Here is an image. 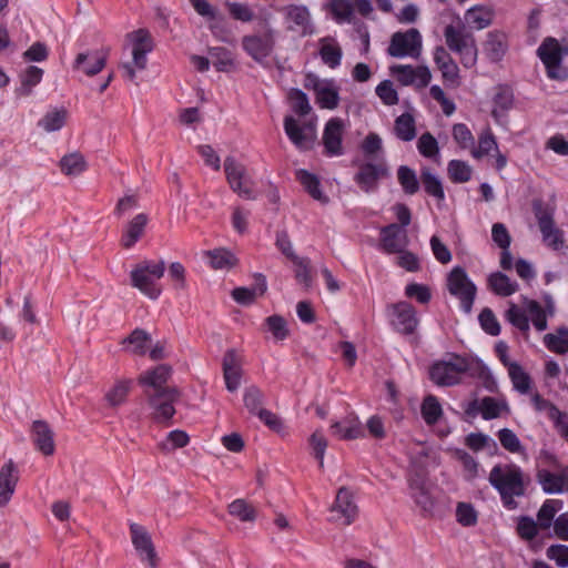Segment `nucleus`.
<instances>
[{
	"instance_id": "f257e3e1",
	"label": "nucleus",
	"mask_w": 568,
	"mask_h": 568,
	"mask_svg": "<svg viewBox=\"0 0 568 568\" xmlns=\"http://www.w3.org/2000/svg\"><path fill=\"white\" fill-rule=\"evenodd\" d=\"M155 42L151 32L140 28L125 36L124 48L130 51V59L119 63L122 77L134 84L138 72L144 71L148 67V54L154 50Z\"/></svg>"
},
{
	"instance_id": "f03ea898",
	"label": "nucleus",
	"mask_w": 568,
	"mask_h": 568,
	"mask_svg": "<svg viewBox=\"0 0 568 568\" xmlns=\"http://www.w3.org/2000/svg\"><path fill=\"white\" fill-rule=\"evenodd\" d=\"M489 483L499 491L504 505L513 509L517 506L515 497L525 494V478L515 465H496L489 474Z\"/></svg>"
},
{
	"instance_id": "7ed1b4c3",
	"label": "nucleus",
	"mask_w": 568,
	"mask_h": 568,
	"mask_svg": "<svg viewBox=\"0 0 568 568\" xmlns=\"http://www.w3.org/2000/svg\"><path fill=\"white\" fill-rule=\"evenodd\" d=\"M165 272V262L163 260H142L136 263L130 272L132 287L150 300H156L162 294V287L159 281Z\"/></svg>"
},
{
	"instance_id": "20e7f679",
	"label": "nucleus",
	"mask_w": 568,
	"mask_h": 568,
	"mask_svg": "<svg viewBox=\"0 0 568 568\" xmlns=\"http://www.w3.org/2000/svg\"><path fill=\"white\" fill-rule=\"evenodd\" d=\"M146 403L151 409L150 417L158 424L169 426L175 415V404L181 398L176 387L158 392H144Z\"/></svg>"
},
{
	"instance_id": "39448f33",
	"label": "nucleus",
	"mask_w": 568,
	"mask_h": 568,
	"mask_svg": "<svg viewBox=\"0 0 568 568\" xmlns=\"http://www.w3.org/2000/svg\"><path fill=\"white\" fill-rule=\"evenodd\" d=\"M444 37L447 47L460 55V62L465 68H473L476 64L478 49L471 32L448 24L445 28Z\"/></svg>"
},
{
	"instance_id": "423d86ee",
	"label": "nucleus",
	"mask_w": 568,
	"mask_h": 568,
	"mask_svg": "<svg viewBox=\"0 0 568 568\" xmlns=\"http://www.w3.org/2000/svg\"><path fill=\"white\" fill-rule=\"evenodd\" d=\"M241 42L243 50L256 63L266 67L276 44V31L270 24H265L261 32L246 34Z\"/></svg>"
},
{
	"instance_id": "0eeeda50",
	"label": "nucleus",
	"mask_w": 568,
	"mask_h": 568,
	"mask_svg": "<svg viewBox=\"0 0 568 568\" xmlns=\"http://www.w3.org/2000/svg\"><path fill=\"white\" fill-rule=\"evenodd\" d=\"M468 369L469 363L466 358L450 355L448 359L433 364L429 377L437 386L449 387L459 384Z\"/></svg>"
},
{
	"instance_id": "6e6552de",
	"label": "nucleus",
	"mask_w": 568,
	"mask_h": 568,
	"mask_svg": "<svg viewBox=\"0 0 568 568\" xmlns=\"http://www.w3.org/2000/svg\"><path fill=\"white\" fill-rule=\"evenodd\" d=\"M537 53L550 79L564 80L568 77L567 70L561 65L562 57L568 53V50L564 49L556 39L546 38Z\"/></svg>"
},
{
	"instance_id": "1a4fd4ad",
	"label": "nucleus",
	"mask_w": 568,
	"mask_h": 568,
	"mask_svg": "<svg viewBox=\"0 0 568 568\" xmlns=\"http://www.w3.org/2000/svg\"><path fill=\"white\" fill-rule=\"evenodd\" d=\"M447 288L449 293L460 301L462 308L469 313L471 311L476 286L468 278L466 271L460 267H454L447 275Z\"/></svg>"
},
{
	"instance_id": "9d476101",
	"label": "nucleus",
	"mask_w": 568,
	"mask_h": 568,
	"mask_svg": "<svg viewBox=\"0 0 568 568\" xmlns=\"http://www.w3.org/2000/svg\"><path fill=\"white\" fill-rule=\"evenodd\" d=\"M534 212L544 243L556 251L562 248L564 233L555 225L554 210L545 206L540 201H536L534 202Z\"/></svg>"
},
{
	"instance_id": "9b49d317",
	"label": "nucleus",
	"mask_w": 568,
	"mask_h": 568,
	"mask_svg": "<svg viewBox=\"0 0 568 568\" xmlns=\"http://www.w3.org/2000/svg\"><path fill=\"white\" fill-rule=\"evenodd\" d=\"M329 521L341 526L352 525L358 516V506L353 491L346 487H341L329 507Z\"/></svg>"
},
{
	"instance_id": "f8f14e48",
	"label": "nucleus",
	"mask_w": 568,
	"mask_h": 568,
	"mask_svg": "<svg viewBox=\"0 0 568 568\" xmlns=\"http://www.w3.org/2000/svg\"><path fill=\"white\" fill-rule=\"evenodd\" d=\"M283 14L285 28L287 31L307 37L314 33V23L311 12L303 4H287L280 9Z\"/></svg>"
},
{
	"instance_id": "ddd939ff",
	"label": "nucleus",
	"mask_w": 568,
	"mask_h": 568,
	"mask_svg": "<svg viewBox=\"0 0 568 568\" xmlns=\"http://www.w3.org/2000/svg\"><path fill=\"white\" fill-rule=\"evenodd\" d=\"M387 52L395 58L406 55L418 58L422 52V36L419 31L412 28L405 32H395L390 38Z\"/></svg>"
},
{
	"instance_id": "4468645a",
	"label": "nucleus",
	"mask_w": 568,
	"mask_h": 568,
	"mask_svg": "<svg viewBox=\"0 0 568 568\" xmlns=\"http://www.w3.org/2000/svg\"><path fill=\"white\" fill-rule=\"evenodd\" d=\"M131 542L136 550L140 559L148 562L151 568H156L159 557L156 555L155 546L152 541L149 530L136 523L130 525Z\"/></svg>"
},
{
	"instance_id": "2eb2a0df",
	"label": "nucleus",
	"mask_w": 568,
	"mask_h": 568,
	"mask_svg": "<svg viewBox=\"0 0 568 568\" xmlns=\"http://www.w3.org/2000/svg\"><path fill=\"white\" fill-rule=\"evenodd\" d=\"M224 171L226 180L234 192L247 200L254 199L252 181L244 165L239 163L234 158L229 156L224 161Z\"/></svg>"
},
{
	"instance_id": "dca6fc26",
	"label": "nucleus",
	"mask_w": 568,
	"mask_h": 568,
	"mask_svg": "<svg viewBox=\"0 0 568 568\" xmlns=\"http://www.w3.org/2000/svg\"><path fill=\"white\" fill-rule=\"evenodd\" d=\"M108 52L103 50H85L79 52L73 62L72 70L88 78L99 74L106 65Z\"/></svg>"
},
{
	"instance_id": "f3484780",
	"label": "nucleus",
	"mask_w": 568,
	"mask_h": 568,
	"mask_svg": "<svg viewBox=\"0 0 568 568\" xmlns=\"http://www.w3.org/2000/svg\"><path fill=\"white\" fill-rule=\"evenodd\" d=\"M389 70L397 81L405 87L413 85L416 89H424L432 80V73L426 65L396 64L392 65Z\"/></svg>"
},
{
	"instance_id": "a211bd4d",
	"label": "nucleus",
	"mask_w": 568,
	"mask_h": 568,
	"mask_svg": "<svg viewBox=\"0 0 568 568\" xmlns=\"http://www.w3.org/2000/svg\"><path fill=\"white\" fill-rule=\"evenodd\" d=\"M284 130L291 142L300 150H310L315 141V125L312 122L301 125L296 119L286 115Z\"/></svg>"
},
{
	"instance_id": "6ab92c4d",
	"label": "nucleus",
	"mask_w": 568,
	"mask_h": 568,
	"mask_svg": "<svg viewBox=\"0 0 568 568\" xmlns=\"http://www.w3.org/2000/svg\"><path fill=\"white\" fill-rule=\"evenodd\" d=\"M392 324L402 334H413L418 325L415 308L407 302L389 306Z\"/></svg>"
},
{
	"instance_id": "aec40b11",
	"label": "nucleus",
	"mask_w": 568,
	"mask_h": 568,
	"mask_svg": "<svg viewBox=\"0 0 568 568\" xmlns=\"http://www.w3.org/2000/svg\"><path fill=\"white\" fill-rule=\"evenodd\" d=\"M242 357L233 348L224 353L222 359L223 378L226 389L231 393L236 392L241 386L243 376Z\"/></svg>"
},
{
	"instance_id": "412c9836",
	"label": "nucleus",
	"mask_w": 568,
	"mask_h": 568,
	"mask_svg": "<svg viewBox=\"0 0 568 568\" xmlns=\"http://www.w3.org/2000/svg\"><path fill=\"white\" fill-rule=\"evenodd\" d=\"M150 217L146 213H138L122 227L120 244L124 250L132 248L146 233Z\"/></svg>"
},
{
	"instance_id": "4be33fe9",
	"label": "nucleus",
	"mask_w": 568,
	"mask_h": 568,
	"mask_svg": "<svg viewBox=\"0 0 568 568\" xmlns=\"http://www.w3.org/2000/svg\"><path fill=\"white\" fill-rule=\"evenodd\" d=\"M172 375V366L160 364L153 368L146 369L138 377V383L144 387V392H158L170 389L173 386H166Z\"/></svg>"
},
{
	"instance_id": "5701e85b",
	"label": "nucleus",
	"mask_w": 568,
	"mask_h": 568,
	"mask_svg": "<svg viewBox=\"0 0 568 568\" xmlns=\"http://www.w3.org/2000/svg\"><path fill=\"white\" fill-rule=\"evenodd\" d=\"M22 58V63L26 64V67L20 70V82L16 89L18 98L29 97L36 87V65L30 64L36 61V43L30 45Z\"/></svg>"
},
{
	"instance_id": "b1692460",
	"label": "nucleus",
	"mask_w": 568,
	"mask_h": 568,
	"mask_svg": "<svg viewBox=\"0 0 568 568\" xmlns=\"http://www.w3.org/2000/svg\"><path fill=\"white\" fill-rule=\"evenodd\" d=\"M344 122L339 118H332L325 125L323 132V144L325 153L329 156H338L343 154V134Z\"/></svg>"
},
{
	"instance_id": "393cba45",
	"label": "nucleus",
	"mask_w": 568,
	"mask_h": 568,
	"mask_svg": "<svg viewBox=\"0 0 568 568\" xmlns=\"http://www.w3.org/2000/svg\"><path fill=\"white\" fill-rule=\"evenodd\" d=\"M466 414L475 416L480 413L484 419H494L503 413H508L509 407L505 400H498L494 397L486 396L483 399H474L466 408Z\"/></svg>"
},
{
	"instance_id": "a878e982",
	"label": "nucleus",
	"mask_w": 568,
	"mask_h": 568,
	"mask_svg": "<svg viewBox=\"0 0 568 568\" xmlns=\"http://www.w3.org/2000/svg\"><path fill=\"white\" fill-rule=\"evenodd\" d=\"M531 403L537 412H545L555 423L559 434L568 442V414L560 412L554 404L542 398L538 393L531 396Z\"/></svg>"
},
{
	"instance_id": "bb28decb",
	"label": "nucleus",
	"mask_w": 568,
	"mask_h": 568,
	"mask_svg": "<svg viewBox=\"0 0 568 568\" xmlns=\"http://www.w3.org/2000/svg\"><path fill=\"white\" fill-rule=\"evenodd\" d=\"M58 168L62 175L75 179L88 171L89 163L85 155L80 150H73L60 158Z\"/></svg>"
},
{
	"instance_id": "cd10ccee",
	"label": "nucleus",
	"mask_w": 568,
	"mask_h": 568,
	"mask_svg": "<svg viewBox=\"0 0 568 568\" xmlns=\"http://www.w3.org/2000/svg\"><path fill=\"white\" fill-rule=\"evenodd\" d=\"M381 242L387 253L402 252L408 244L407 231L392 223L381 230Z\"/></svg>"
},
{
	"instance_id": "c85d7f7f",
	"label": "nucleus",
	"mask_w": 568,
	"mask_h": 568,
	"mask_svg": "<svg viewBox=\"0 0 568 568\" xmlns=\"http://www.w3.org/2000/svg\"><path fill=\"white\" fill-rule=\"evenodd\" d=\"M151 342L152 336L148 331L135 328L120 342V345L124 353L142 357L146 355Z\"/></svg>"
},
{
	"instance_id": "c756f323",
	"label": "nucleus",
	"mask_w": 568,
	"mask_h": 568,
	"mask_svg": "<svg viewBox=\"0 0 568 568\" xmlns=\"http://www.w3.org/2000/svg\"><path fill=\"white\" fill-rule=\"evenodd\" d=\"M524 306L528 318L539 332L547 329V317L555 313V304L551 297L546 298V306L542 307L537 301L524 298Z\"/></svg>"
},
{
	"instance_id": "7c9ffc66",
	"label": "nucleus",
	"mask_w": 568,
	"mask_h": 568,
	"mask_svg": "<svg viewBox=\"0 0 568 568\" xmlns=\"http://www.w3.org/2000/svg\"><path fill=\"white\" fill-rule=\"evenodd\" d=\"M70 119V111L65 106H52L47 110L38 122L45 133L61 131Z\"/></svg>"
},
{
	"instance_id": "2f4dec72",
	"label": "nucleus",
	"mask_w": 568,
	"mask_h": 568,
	"mask_svg": "<svg viewBox=\"0 0 568 568\" xmlns=\"http://www.w3.org/2000/svg\"><path fill=\"white\" fill-rule=\"evenodd\" d=\"M386 174V169L381 163L367 162L359 166L354 180L365 192L375 190L378 180Z\"/></svg>"
},
{
	"instance_id": "473e14b6",
	"label": "nucleus",
	"mask_w": 568,
	"mask_h": 568,
	"mask_svg": "<svg viewBox=\"0 0 568 568\" xmlns=\"http://www.w3.org/2000/svg\"><path fill=\"white\" fill-rule=\"evenodd\" d=\"M410 494L416 505L424 513H432L434 508V497L429 485L420 475H416L409 480Z\"/></svg>"
},
{
	"instance_id": "72a5a7b5",
	"label": "nucleus",
	"mask_w": 568,
	"mask_h": 568,
	"mask_svg": "<svg viewBox=\"0 0 568 568\" xmlns=\"http://www.w3.org/2000/svg\"><path fill=\"white\" fill-rule=\"evenodd\" d=\"M434 61L440 70L444 80L458 84V65L443 47H437L434 52Z\"/></svg>"
},
{
	"instance_id": "f704fd0d",
	"label": "nucleus",
	"mask_w": 568,
	"mask_h": 568,
	"mask_svg": "<svg viewBox=\"0 0 568 568\" xmlns=\"http://www.w3.org/2000/svg\"><path fill=\"white\" fill-rule=\"evenodd\" d=\"M537 478L542 489L548 494L561 493L568 488V473L552 474L546 469H541L537 474Z\"/></svg>"
},
{
	"instance_id": "c9c22d12",
	"label": "nucleus",
	"mask_w": 568,
	"mask_h": 568,
	"mask_svg": "<svg viewBox=\"0 0 568 568\" xmlns=\"http://www.w3.org/2000/svg\"><path fill=\"white\" fill-rule=\"evenodd\" d=\"M132 384V379L129 378L118 379L104 395V399L109 407L116 408L123 405L131 392Z\"/></svg>"
},
{
	"instance_id": "e433bc0d",
	"label": "nucleus",
	"mask_w": 568,
	"mask_h": 568,
	"mask_svg": "<svg viewBox=\"0 0 568 568\" xmlns=\"http://www.w3.org/2000/svg\"><path fill=\"white\" fill-rule=\"evenodd\" d=\"M12 460L0 468V505H6L14 491L17 476Z\"/></svg>"
},
{
	"instance_id": "4c0bfd02",
	"label": "nucleus",
	"mask_w": 568,
	"mask_h": 568,
	"mask_svg": "<svg viewBox=\"0 0 568 568\" xmlns=\"http://www.w3.org/2000/svg\"><path fill=\"white\" fill-rule=\"evenodd\" d=\"M493 18L494 9L487 6H475L465 13L466 22L477 30L489 27L493 22Z\"/></svg>"
},
{
	"instance_id": "58836bf2",
	"label": "nucleus",
	"mask_w": 568,
	"mask_h": 568,
	"mask_svg": "<svg viewBox=\"0 0 568 568\" xmlns=\"http://www.w3.org/2000/svg\"><path fill=\"white\" fill-rule=\"evenodd\" d=\"M266 282L263 276H260V282L253 287H236L232 291L234 301L242 305H251L258 296L266 292Z\"/></svg>"
},
{
	"instance_id": "ea45409f",
	"label": "nucleus",
	"mask_w": 568,
	"mask_h": 568,
	"mask_svg": "<svg viewBox=\"0 0 568 568\" xmlns=\"http://www.w3.org/2000/svg\"><path fill=\"white\" fill-rule=\"evenodd\" d=\"M296 179L314 200L323 204L328 202V197L320 189V180L316 175L301 169L296 171Z\"/></svg>"
},
{
	"instance_id": "a19ab883",
	"label": "nucleus",
	"mask_w": 568,
	"mask_h": 568,
	"mask_svg": "<svg viewBox=\"0 0 568 568\" xmlns=\"http://www.w3.org/2000/svg\"><path fill=\"white\" fill-rule=\"evenodd\" d=\"M321 50L320 54L325 64L329 68H336L341 63L342 49L336 43L334 38L325 37L320 40Z\"/></svg>"
},
{
	"instance_id": "79ce46f5",
	"label": "nucleus",
	"mask_w": 568,
	"mask_h": 568,
	"mask_svg": "<svg viewBox=\"0 0 568 568\" xmlns=\"http://www.w3.org/2000/svg\"><path fill=\"white\" fill-rule=\"evenodd\" d=\"M38 452L50 457L55 453L54 433L48 423L38 420Z\"/></svg>"
},
{
	"instance_id": "37998d69",
	"label": "nucleus",
	"mask_w": 568,
	"mask_h": 568,
	"mask_svg": "<svg viewBox=\"0 0 568 568\" xmlns=\"http://www.w3.org/2000/svg\"><path fill=\"white\" fill-rule=\"evenodd\" d=\"M205 254L214 270H231L239 263L237 257L226 248H215Z\"/></svg>"
},
{
	"instance_id": "c03bdc74",
	"label": "nucleus",
	"mask_w": 568,
	"mask_h": 568,
	"mask_svg": "<svg viewBox=\"0 0 568 568\" xmlns=\"http://www.w3.org/2000/svg\"><path fill=\"white\" fill-rule=\"evenodd\" d=\"M507 50L506 37L499 32H489L485 43V51L488 58L497 62L499 61Z\"/></svg>"
},
{
	"instance_id": "a18cd8bd",
	"label": "nucleus",
	"mask_w": 568,
	"mask_h": 568,
	"mask_svg": "<svg viewBox=\"0 0 568 568\" xmlns=\"http://www.w3.org/2000/svg\"><path fill=\"white\" fill-rule=\"evenodd\" d=\"M488 285L495 294L500 296H509L518 290L517 283L511 282L507 275L500 272L490 274Z\"/></svg>"
},
{
	"instance_id": "49530a36",
	"label": "nucleus",
	"mask_w": 568,
	"mask_h": 568,
	"mask_svg": "<svg viewBox=\"0 0 568 568\" xmlns=\"http://www.w3.org/2000/svg\"><path fill=\"white\" fill-rule=\"evenodd\" d=\"M229 514L242 523H253L256 519L255 507L245 499H235L227 506Z\"/></svg>"
},
{
	"instance_id": "de8ad7c7",
	"label": "nucleus",
	"mask_w": 568,
	"mask_h": 568,
	"mask_svg": "<svg viewBox=\"0 0 568 568\" xmlns=\"http://www.w3.org/2000/svg\"><path fill=\"white\" fill-rule=\"evenodd\" d=\"M189 443V435L184 430L175 429L170 432L166 438L158 444V448L164 454H170L178 448L185 447Z\"/></svg>"
},
{
	"instance_id": "09e8293b",
	"label": "nucleus",
	"mask_w": 568,
	"mask_h": 568,
	"mask_svg": "<svg viewBox=\"0 0 568 568\" xmlns=\"http://www.w3.org/2000/svg\"><path fill=\"white\" fill-rule=\"evenodd\" d=\"M395 134L403 141H412L416 136L415 120L412 114L403 113L395 120Z\"/></svg>"
},
{
	"instance_id": "8fccbe9b",
	"label": "nucleus",
	"mask_w": 568,
	"mask_h": 568,
	"mask_svg": "<svg viewBox=\"0 0 568 568\" xmlns=\"http://www.w3.org/2000/svg\"><path fill=\"white\" fill-rule=\"evenodd\" d=\"M506 320L523 333L529 331V318L526 308H521L513 302H509V307L505 312Z\"/></svg>"
},
{
	"instance_id": "3c124183",
	"label": "nucleus",
	"mask_w": 568,
	"mask_h": 568,
	"mask_svg": "<svg viewBox=\"0 0 568 568\" xmlns=\"http://www.w3.org/2000/svg\"><path fill=\"white\" fill-rule=\"evenodd\" d=\"M209 54L213 59V65L217 71L229 72L234 68V58L227 49L223 47L210 48Z\"/></svg>"
},
{
	"instance_id": "603ef678",
	"label": "nucleus",
	"mask_w": 568,
	"mask_h": 568,
	"mask_svg": "<svg viewBox=\"0 0 568 568\" xmlns=\"http://www.w3.org/2000/svg\"><path fill=\"white\" fill-rule=\"evenodd\" d=\"M420 180L427 194L436 197L438 201H444L445 193L438 176L432 173L429 169H423Z\"/></svg>"
},
{
	"instance_id": "864d4df0",
	"label": "nucleus",
	"mask_w": 568,
	"mask_h": 568,
	"mask_svg": "<svg viewBox=\"0 0 568 568\" xmlns=\"http://www.w3.org/2000/svg\"><path fill=\"white\" fill-rule=\"evenodd\" d=\"M316 102L323 109H335L338 105V91L332 81H327L325 85L315 94Z\"/></svg>"
},
{
	"instance_id": "5fc2aeb1",
	"label": "nucleus",
	"mask_w": 568,
	"mask_h": 568,
	"mask_svg": "<svg viewBox=\"0 0 568 568\" xmlns=\"http://www.w3.org/2000/svg\"><path fill=\"white\" fill-rule=\"evenodd\" d=\"M332 429L335 435L342 439H356L363 436V430L356 417L349 419L346 426L339 422L332 424Z\"/></svg>"
},
{
	"instance_id": "6e6d98bb",
	"label": "nucleus",
	"mask_w": 568,
	"mask_h": 568,
	"mask_svg": "<svg viewBox=\"0 0 568 568\" xmlns=\"http://www.w3.org/2000/svg\"><path fill=\"white\" fill-rule=\"evenodd\" d=\"M265 326L275 341H284L290 335L287 321L277 314L265 318Z\"/></svg>"
},
{
	"instance_id": "4d7b16f0",
	"label": "nucleus",
	"mask_w": 568,
	"mask_h": 568,
	"mask_svg": "<svg viewBox=\"0 0 568 568\" xmlns=\"http://www.w3.org/2000/svg\"><path fill=\"white\" fill-rule=\"evenodd\" d=\"M562 503L557 499H547L540 507L537 514L538 525L541 529H547L551 526V521L556 513L561 508Z\"/></svg>"
},
{
	"instance_id": "13d9d810",
	"label": "nucleus",
	"mask_w": 568,
	"mask_h": 568,
	"mask_svg": "<svg viewBox=\"0 0 568 568\" xmlns=\"http://www.w3.org/2000/svg\"><path fill=\"white\" fill-rule=\"evenodd\" d=\"M442 414L443 409L438 399L433 395L426 396L422 404V416L426 424H436L440 418Z\"/></svg>"
},
{
	"instance_id": "bf43d9fd",
	"label": "nucleus",
	"mask_w": 568,
	"mask_h": 568,
	"mask_svg": "<svg viewBox=\"0 0 568 568\" xmlns=\"http://www.w3.org/2000/svg\"><path fill=\"white\" fill-rule=\"evenodd\" d=\"M508 374L516 390L521 394L528 393L531 379L518 363L509 364Z\"/></svg>"
},
{
	"instance_id": "052dcab7",
	"label": "nucleus",
	"mask_w": 568,
	"mask_h": 568,
	"mask_svg": "<svg viewBox=\"0 0 568 568\" xmlns=\"http://www.w3.org/2000/svg\"><path fill=\"white\" fill-rule=\"evenodd\" d=\"M397 179L406 194H415L419 190V182L414 170L402 165L397 170Z\"/></svg>"
},
{
	"instance_id": "680f3d73",
	"label": "nucleus",
	"mask_w": 568,
	"mask_h": 568,
	"mask_svg": "<svg viewBox=\"0 0 568 568\" xmlns=\"http://www.w3.org/2000/svg\"><path fill=\"white\" fill-rule=\"evenodd\" d=\"M263 399L264 395L260 388L256 386H248L245 388L243 394V402L245 407L248 409L251 414L260 415V412L263 410Z\"/></svg>"
},
{
	"instance_id": "e2e57ef3",
	"label": "nucleus",
	"mask_w": 568,
	"mask_h": 568,
	"mask_svg": "<svg viewBox=\"0 0 568 568\" xmlns=\"http://www.w3.org/2000/svg\"><path fill=\"white\" fill-rule=\"evenodd\" d=\"M449 179L455 183H465L470 180L471 168L464 161L452 160L447 166Z\"/></svg>"
},
{
	"instance_id": "0e129e2a",
	"label": "nucleus",
	"mask_w": 568,
	"mask_h": 568,
	"mask_svg": "<svg viewBox=\"0 0 568 568\" xmlns=\"http://www.w3.org/2000/svg\"><path fill=\"white\" fill-rule=\"evenodd\" d=\"M361 149L366 159L375 161L378 159V154L383 152L382 139L378 134L371 132L363 140Z\"/></svg>"
},
{
	"instance_id": "69168bd1",
	"label": "nucleus",
	"mask_w": 568,
	"mask_h": 568,
	"mask_svg": "<svg viewBox=\"0 0 568 568\" xmlns=\"http://www.w3.org/2000/svg\"><path fill=\"white\" fill-rule=\"evenodd\" d=\"M546 346L556 353L568 352V329H559L556 334H547L544 337Z\"/></svg>"
},
{
	"instance_id": "338daca9",
	"label": "nucleus",
	"mask_w": 568,
	"mask_h": 568,
	"mask_svg": "<svg viewBox=\"0 0 568 568\" xmlns=\"http://www.w3.org/2000/svg\"><path fill=\"white\" fill-rule=\"evenodd\" d=\"M331 11L337 22H349L354 8L351 0H333L329 4Z\"/></svg>"
},
{
	"instance_id": "774afa93",
	"label": "nucleus",
	"mask_w": 568,
	"mask_h": 568,
	"mask_svg": "<svg viewBox=\"0 0 568 568\" xmlns=\"http://www.w3.org/2000/svg\"><path fill=\"white\" fill-rule=\"evenodd\" d=\"M288 99L291 101L292 109L298 115L304 116L311 112L312 106L308 102L307 95L303 91L292 89L288 93Z\"/></svg>"
}]
</instances>
